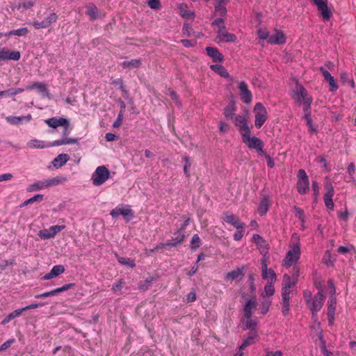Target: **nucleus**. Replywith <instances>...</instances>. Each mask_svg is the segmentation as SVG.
<instances>
[{
  "instance_id": "39448f33",
  "label": "nucleus",
  "mask_w": 356,
  "mask_h": 356,
  "mask_svg": "<svg viewBox=\"0 0 356 356\" xmlns=\"http://www.w3.org/2000/svg\"><path fill=\"white\" fill-rule=\"evenodd\" d=\"M226 117L230 118L234 120V124L238 128L241 136L246 131L249 132L250 131L247 124V118L245 116L236 114L235 113H226Z\"/></svg>"
},
{
  "instance_id": "4c0bfd02",
  "label": "nucleus",
  "mask_w": 356,
  "mask_h": 356,
  "mask_svg": "<svg viewBox=\"0 0 356 356\" xmlns=\"http://www.w3.org/2000/svg\"><path fill=\"white\" fill-rule=\"evenodd\" d=\"M221 35L222 36L216 40L217 42H234L236 40V36L234 33L227 32Z\"/></svg>"
},
{
  "instance_id": "e2e57ef3",
  "label": "nucleus",
  "mask_w": 356,
  "mask_h": 356,
  "mask_svg": "<svg viewBox=\"0 0 356 356\" xmlns=\"http://www.w3.org/2000/svg\"><path fill=\"white\" fill-rule=\"evenodd\" d=\"M148 6L154 10L159 9L161 6L160 0H148Z\"/></svg>"
},
{
  "instance_id": "9d476101",
  "label": "nucleus",
  "mask_w": 356,
  "mask_h": 356,
  "mask_svg": "<svg viewBox=\"0 0 356 356\" xmlns=\"http://www.w3.org/2000/svg\"><path fill=\"white\" fill-rule=\"evenodd\" d=\"M297 177V191L300 195L305 194L309 188V181L305 170L300 169Z\"/></svg>"
},
{
  "instance_id": "4468645a",
  "label": "nucleus",
  "mask_w": 356,
  "mask_h": 356,
  "mask_svg": "<svg viewBox=\"0 0 356 356\" xmlns=\"http://www.w3.org/2000/svg\"><path fill=\"white\" fill-rule=\"evenodd\" d=\"M286 42V36L284 33L278 29H275L274 33L270 35L268 43L270 44H283Z\"/></svg>"
},
{
  "instance_id": "4be33fe9",
  "label": "nucleus",
  "mask_w": 356,
  "mask_h": 356,
  "mask_svg": "<svg viewBox=\"0 0 356 356\" xmlns=\"http://www.w3.org/2000/svg\"><path fill=\"white\" fill-rule=\"evenodd\" d=\"M27 146L31 149H44L52 147V143L37 139H32L27 143Z\"/></svg>"
},
{
  "instance_id": "a19ab883",
  "label": "nucleus",
  "mask_w": 356,
  "mask_h": 356,
  "mask_svg": "<svg viewBox=\"0 0 356 356\" xmlns=\"http://www.w3.org/2000/svg\"><path fill=\"white\" fill-rule=\"evenodd\" d=\"M29 29L26 27H22L18 29L11 30L7 33L4 34L5 36H10V35H18V36H25L28 34Z\"/></svg>"
},
{
  "instance_id": "c756f323",
  "label": "nucleus",
  "mask_w": 356,
  "mask_h": 356,
  "mask_svg": "<svg viewBox=\"0 0 356 356\" xmlns=\"http://www.w3.org/2000/svg\"><path fill=\"white\" fill-rule=\"evenodd\" d=\"M270 202L268 197H263L260 200L259 206L258 207V213L260 216H264L268 211Z\"/></svg>"
},
{
  "instance_id": "ea45409f",
  "label": "nucleus",
  "mask_w": 356,
  "mask_h": 356,
  "mask_svg": "<svg viewBox=\"0 0 356 356\" xmlns=\"http://www.w3.org/2000/svg\"><path fill=\"white\" fill-rule=\"evenodd\" d=\"M121 65L124 69L130 67L138 68L141 65V60L140 59H132L129 61L125 60L121 63Z\"/></svg>"
},
{
  "instance_id": "bf43d9fd",
  "label": "nucleus",
  "mask_w": 356,
  "mask_h": 356,
  "mask_svg": "<svg viewBox=\"0 0 356 356\" xmlns=\"http://www.w3.org/2000/svg\"><path fill=\"white\" fill-rule=\"evenodd\" d=\"M74 286H75L74 283H69V284H66L62 286L61 287L55 289L54 291H55L56 295L58 293H60L61 292L65 291L74 287Z\"/></svg>"
},
{
  "instance_id": "603ef678",
  "label": "nucleus",
  "mask_w": 356,
  "mask_h": 356,
  "mask_svg": "<svg viewBox=\"0 0 356 356\" xmlns=\"http://www.w3.org/2000/svg\"><path fill=\"white\" fill-rule=\"evenodd\" d=\"M65 229V225H53L49 228L51 237L54 238L58 232Z\"/></svg>"
},
{
  "instance_id": "423d86ee",
  "label": "nucleus",
  "mask_w": 356,
  "mask_h": 356,
  "mask_svg": "<svg viewBox=\"0 0 356 356\" xmlns=\"http://www.w3.org/2000/svg\"><path fill=\"white\" fill-rule=\"evenodd\" d=\"M325 298V297L323 291H318L312 300H307V307L311 310L313 317L322 308Z\"/></svg>"
},
{
  "instance_id": "6e6552de",
  "label": "nucleus",
  "mask_w": 356,
  "mask_h": 356,
  "mask_svg": "<svg viewBox=\"0 0 356 356\" xmlns=\"http://www.w3.org/2000/svg\"><path fill=\"white\" fill-rule=\"evenodd\" d=\"M317 8L324 22H328L332 17V12L328 7V0H311Z\"/></svg>"
},
{
  "instance_id": "c03bdc74",
  "label": "nucleus",
  "mask_w": 356,
  "mask_h": 356,
  "mask_svg": "<svg viewBox=\"0 0 356 356\" xmlns=\"http://www.w3.org/2000/svg\"><path fill=\"white\" fill-rule=\"evenodd\" d=\"M267 120L266 113H257L255 116V126L260 128Z\"/></svg>"
},
{
  "instance_id": "a878e982",
  "label": "nucleus",
  "mask_w": 356,
  "mask_h": 356,
  "mask_svg": "<svg viewBox=\"0 0 356 356\" xmlns=\"http://www.w3.org/2000/svg\"><path fill=\"white\" fill-rule=\"evenodd\" d=\"M70 156L67 154H60L58 155L53 161L52 164L56 168H60L65 165L69 161Z\"/></svg>"
},
{
  "instance_id": "f03ea898",
  "label": "nucleus",
  "mask_w": 356,
  "mask_h": 356,
  "mask_svg": "<svg viewBox=\"0 0 356 356\" xmlns=\"http://www.w3.org/2000/svg\"><path fill=\"white\" fill-rule=\"evenodd\" d=\"M293 98L298 104L302 106L304 111H307L310 108L312 98L302 85L299 83L296 85L293 90Z\"/></svg>"
},
{
  "instance_id": "0eeeda50",
  "label": "nucleus",
  "mask_w": 356,
  "mask_h": 356,
  "mask_svg": "<svg viewBox=\"0 0 356 356\" xmlns=\"http://www.w3.org/2000/svg\"><path fill=\"white\" fill-rule=\"evenodd\" d=\"M110 215L115 218L119 216H122L127 220H131L134 216V212L128 204H121L111 211Z\"/></svg>"
},
{
  "instance_id": "3c124183",
  "label": "nucleus",
  "mask_w": 356,
  "mask_h": 356,
  "mask_svg": "<svg viewBox=\"0 0 356 356\" xmlns=\"http://www.w3.org/2000/svg\"><path fill=\"white\" fill-rule=\"evenodd\" d=\"M182 33L184 36L191 37L193 36V33H195V31L189 23H184L182 29Z\"/></svg>"
},
{
  "instance_id": "680f3d73",
  "label": "nucleus",
  "mask_w": 356,
  "mask_h": 356,
  "mask_svg": "<svg viewBox=\"0 0 356 356\" xmlns=\"http://www.w3.org/2000/svg\"><path fill=\"white\" fill-rule=\"evenodd\" d=\"M326 183L325 184V189L326 191L325 194H330V195H334V189L332 184V183L330 181V180L326 178Z\"/></svg>"
},
{
  "instance_id": "1a4fd4ad",
  "label": "nucleus",
  "mask_w": 356,
  "mask_h": 356,
  "mask_svg": "<svg viewBox=\"0 0 356 356\" xmlns=\"http://www.w3.org/2000/svg\"><path fill=\"white\" fill-rule=\"evenodd\" d=\"M58 15L54 12H50L47 14L42 21L33 20L31 24L35 29H47L52 24L56 22L58 19Z\"/></svg>"
},
{
  "instance_id": "de8ad7c7",
  "label": "nucleus",
  "mask_w": 356,
  "mask_h": 356,
  "mask_svg": "<svg viewBox=\"0 0 356 356\" xmlns=\"http://www.w3.org/2000/svg\"><path fill=\"white\" fill-rule=\"evenodd\" d=\"M336 305V298L332 296L328 300L327 314L332 315V314H335Z\"/></svg>"
},
{
  "instance_id": "cd10ccee",
  "label": "nucleus",
  "mask_w": 356,
  "mask_h": 356,
  "mask_svg": "<svg viewBox=\"0 0 356 356\" xmlns=\"http://www.w3.org/2000/svg\"><path fill=\"white\" fill-rule=\"evenodd\" d=\"M257 337V331L250 332L248 337L243 340L242 344L239 346L240 350H243L248 346L254 343V339Z\"/></svg>"
},
{
  "instance_id": "b1692460",
  "label": "nucleus",
  "mask_w": 356,
  "mask_h": 356,
  "mask_svg": "<svg viewBox=\"0 0 356 356\" xmlns=\"http://www.w3.org/2000/svg\"><path fill=\"white\" fill-rule=\"evenodd\" d=\"M177 8L179 10V14L181 15L184 18H194L195 15V13L193 11H191L188 8V6L186 3H179L177 6Z\"/></svg>"
},
{
  "instance_id": "aec40b11",
  "label": "nucleus",
  "mask_w": 356,
  "mask_h": 356,
  "mask_svg": "<svg viewBox=\"0 0 356 356\" xmlns=\"http://www.w3.org/2000/svg\"><path fill=\"white\" fill-rule=\"evenodd\" d=\"M175 235L176 236L175 238L168 241L165 243H161V246L162 248H165L167 246L177 247L179 244L184 241L185 238V235L183 233H180V232H177L176 233H175Z\"/></svg>"
},
{
  "instance_id": "5701e85b",
  "label": "nucleus",
  "mask_w": 356,
  "mask_h": 356,
  "mask_svg": "<svg viewBox=\"0 0 356 356\" xmlns=\"http://www.w3.org/2000/svg\"><path fill=\"white\" fill-rule=\"evenodd\" d=\"M261 277L264 280H271V271L273 273H275L272 268H268L267 261L265 259L261 260Z\"/></svg>"
},
{
  "instance_id": "2eb2a0df",
  "label": "nucleus",
  "mask_w": 356,
  "mask_h": 356,
  "mask_svg": "<svg viewBox=\"0 0 356 356\" xmlns=\"http://www.w3.org/2000/svg\"><path fill=\"white\" fill-rule=\"evenodd\" d=\"M241 98L243 102L249 104L252 101V93L248 88V85L244 81H241L238 84Z\"/></svg>"
},
{
  "instance_id": "774afa93",
  "label": "nucleus",
  "mask_w": 356,
  "mask_h": 356,
  "mask_svg": "<svg viewBox=\"0 0 356 356\" xmlns=\"http://www.w3.org/2000/svg\"><path fill=\"white\" fill-rule=\"evenodd\" d=\"M265 356H282L283 353L281 350L271 351L269 348L265 349Z\"/></svg>"
},
{
  "instance_id": "f3484780",
  "label": "nucleus",
  "mask_w": 356,
  "mask_h": 356,
  "mask_svg": "<svg viewBox=\"0 0 356 356\" xmlns=\"http://www.w3.org/2000/svg\"><path fill=\"white\" fill-rule=\"evenodd\" d=\"M65 267L63 265L59 264L54 266L49 273L44 275L42 277V280H49L53 279L65 272Z\"/></svg>"
},
{
  "instance_id": "864d4df0",
  "label": "nucleus",
  "mask_w": 356,
  "mask_h": 356,
  "mask_svg": "<svg viewBox=\"0 0 356 356\" xmlns=\"http://www.w3.org/2000/svg\"><path fill=\"white\" fill-rule=\"evenodd\" d=\"M305 119L306 120L307 125L309 127V131L311 133H312V134L313 133H316V127L314 126V124L312 123V117L310 115V113H306L305 115Z\"/></svg>"
},
{
  "instance_id": "c9c22d12",
  "label": "nucleus",
  "mask_w": 356,
  "mask_h": 356,
  "mask_svg": "<svg viewBox=\"0 0 356 356\" xmlns=\"http://www.w3.org/2000/svg\"><path fill=\"white\" fill-rule=\"evenodd\" d=\"M261 297L262 300L261 302L260 310L261 314L264 315L268 312L271 306L272 301L270 299L265 298L264 294H261Z\"/></svg>"
},
{
  "instance_id": "e433bc0d",
  "label": "nucleus",
  "mask_w": 356,
  "mask_h": 356,
  "mask_svg": "<svg viewBox=\"0 0 356 356\" xmlns=\"http://www.w3.org/2000/svg\"><path fill=\"white\" fill-rule=\"evenodd\" d=\"M79 141L78 138H64L60 140H57L54 142H52V147L54 146H60L63 145H68V144H76Z\"/></svg>"
},
{
  "instance_id": "8fccbe9b",
  "label": "nucleus",
  "mask_w": 356,
  "mask_h": 356,
  "mask_svg": "<svg viewBox=\"0 0 356 356\" xmlns=\"http://www.w3.org/2000/svg\"><path fill=\"white\" fill-rule=\"evenodd\" d=\"M296 284V281L292 280L291 277L286 274L283 276L282 286L291 289Z\"/></svg>"
},
{
  "instance_id": "58836bf2",
  "label": "nucleus",
  "mask_w": 356,
  "mask_h": 356,
  "mask_svg": "<svg viewBox=\"0 0 356 356\" xmlns=\"http://www.w3.org/2000/svg\"><path fill=\"white\" fill-rule=\"evenodd\" d=\"M22 308L17 309L10 313L8 316H6L3 321H1L2 325H6L8 323H9L13 319L15 318L16 317L19 316L22 313Z\"/></svg>"
},
{
  "instance_id": "20e7f679",
  "label": "nucleus",
  "mask_w": 356,
  "mask_h": 356,
  "mask_svg": "<svg viewBox=\"0 0 356 356\" xmlns=\"http://www.w3.org/2000/svg\"><path fill=\"white\" fill-rule=\"evenodd\" d=\"M110 177L108 169L104 166H98L92 175L91 180L93 185L99 186L106 182Z\"/></svg>"
},
{
  "instance_id": "2f4dec72",
  "label": "nucleus",
  "mask_w": 356,
  "mask_h": 356,
  "mask_svg": "<svg viewBox=\"0 0 356 356\" xmlns=\"http://www.w3.org/2000/svg\"><path fill=\"white\" fill-rule=\"evenodd\" d=\"M31 118V115L29 114L22 117L8 116L6 117V120L11 124H19L24 122H28Z\"/></svg>"
},
{
  "instance_id": "a18cd8bd",
  "label": "nucleus",
  "mask_w": 356,
  "mask_h": 356,
  "mask_svg": "<svg viewBox=\"0 0 356 356\" xmlns=\"http://www.w3.org/2000/svg\"><path fill=\"white\" fill-rule=\"evenodd\" d=\"M239 218L236 215L227 212L224 213L222 220L229 225H233Z\"/></svg>"
},
{
  "instance_id": "49530a36",
  "label": "nucleus",
  "mask_w": 356,
  "mask_h": 356,
  "mask_svg": "<svg viewBox=\"0 0 356 356\" xmlns=\"http://www.w3.org/2000/svg\"><path fill=\"white\" fill-rule=\"evenodd\" d=\"M334 195L324 194L323 200L327 209L334 210V204L332 200Z\"/></svg>"
},
{
  "instance_id": "4d7b16f0",
  "label": "nucleus",
  "mask_w": 356,
  "mask_h": 356,
  "mask_svg": "<svg viewBox=\"0 0 356 356\" xmlns=\"http://www.w3.org/2000/svg\"><path fill=\"white\" fill-rule=\"evenodd\" d=\"M35 2L31 0H26L22 3H19L18 8H23L24 10L29 9L34 6Z\"/></svg>"
},
{
  "instance_id": "473e14b6",
  "label": "nucleus",
  "mask_w": 356,
  "mask_h": 356,
  "mask_svg": "<svg viewBox=\"0 0 356 356\" xmlns=\"http://www.w3.org/2000/svg\"><path fill=\"white\" fill-rule=\"evenodd\" d=\"M86 15H88L90 19L93 21L98 18L99 17V10L97 6L92 3L88 5L87 6V10L86 11Z\"/></svg>"
},
{
  "instance_id": "393cba45",
  "label": "nucleus",
  "mask_w": 356,
  "mask_h": 356,
  "mask_svg": "<svg viewBox=\"0 0 356 356\" xmlns=\"http://www.w3.org/2000/svg\"><path fill=\"white\" fill-rule=\"evenodd\" d=\"M37 89L40 93L46 95L48 93L47 86L44 83L41 82H32L26 87V90H31Z\"/></svg>"
},
{
  "instance_id": "09e8293b",
  "label": "nucleus",
  "mask_w": 356,
  "mask_h": 356,
  "mask_svg": "<svg viewBox=\"0 0 356 356\" xmlns=\"http://www.w3.org/2000/svg\"><path fill=\"white\" fill-rule=\"evenodd\" d=\"M201 245V239L198 234H194L191 241V248L195 250Z\"/></svg>"
},
{
  "instance_id": "f257e3e1",
  "label": "nucleus",
  "mask_w": 356,
  "mask_h": 356,
  "mask_svg": "<svg viewBox=\"0 0 356 356\" xmlns=\"http://www.w3.org/2000/svg\"><path fill=\"white\" fill-rule=\"evenodd\" d=\"M292 240L293 242L289 245L290 250L288 251L283 260V266L287 268L292 266L299 260L301 254L300 243L298 236L294 234L292 236Z\"/></svg>"
},
{
  "instance_id": "79ce46f5",
  "label": "nucleus",
  "mask_w": 356,
  "mask_h": 356,
  "mask_svg": "<svg viewBox=\"0 0 356 356\" xmlns=\"http://www.w3.org/2000/svg\"><path fill=\"white\" fill-rule=\"evenodd\" d=\"M117 259L118 262L122 265L127 266L131 268L136 266L135 261L131 258L117 256Z\"/></svg>"
},
{
  "instance_id": "72a5a7b5",
  "label": "nucleus",
  "mask_w": 356,
  "mask_h": 356,
  "mask_svg": "<svg viewBox=\"0 0 356 356\" xmlns=\"http://www.w3.org/2000/svg\"><path fill=\"white\" fill-rule=\"evenodd\" d=\"M47 180V188L58 186L65 183L67 181V178L63 176H57L56 177L48 179Z\"/></svg>"
},
{
  "instance_id": "a211bd4d",
  "label": "nucleus",
  "mask_w": 356,
  "mask_h": 356,
  "mask_svg": "<svg viewBox=\"0 0 356 356\" xmlns=\"http://www.w3.org/2000/svg\"><path fill=\"white\" fill-rule=\"evenodd\" d=\"M225 0H214V14L220 17H226L227 10Z\"/></svg>"
},
{
  "instance_id": "37998d69",
  "label": "nucleus",
  "mask_w": 356,
  "mask_h": 356,
  "mask_svg": "<svg viewBox=\"0 0 356 356\" xmlns=\"http://www.w3.org/2000/svg\"><path fill=\"white\" fill-rule=\"evenodd\" d=\"M246 321L244 322V329H250V332L253 331H257V322L256 320L252 319V317L250 318H245Z\"/></svg>"
},
{
  "instance_id": "ddd939ff",
  "label": "nucleus",
  "mask_w": 356,
  "mask_h": 356,
  "mask_svg": "<svg viewBox=\"0 0 356 356\" xmlns=\"http://www.w3.org/2000/svg\"><path fill=\"white\" fill-rule=\"evenodd\" d=\"M319 70L321 72L325 80L329 83L330 91L336 92L338 90L339 86H338L334 76H332L331 74L327 70H325L323 67H320Z\"/></svg>"
},
{
  "instance_id": "f704fd0d",
  "label": "nucleus",
  "mask_w": 356,
  "mask_h": 356,
  "mask_svg": "<svg viewBox=\"0 0 356 356\" xmlns=\"http://www.w3.org/2000/svg\"><path fill=\"white\" fill-rule=\"evenodd\" d=\"M340 80L343 85L348 86L352 88H355V82L353 79L347 72H343L340 74Z\"/></svg>"
},
{
  "instance_id": "bb28decb",
  "label": "nucleus",
  "mask_w": 356,
  "mask_h": 356,
  "mask_svg": "<svg viewBox=\"0 0 356 356\" xmlns=\"http://www.w3.org/2000/svg\"><path fill=\"white\" fill-rule=\"evenodd\" d=\"M45 122L51 127L56 128L62 125H68V121L63 118H52L45 120Z\"/></svg>"
},
{
  "instance_id": "052dcab7",
  "label": "nucleus",
  "mask_w": 356,
  "mask_h": 356,
  "mask_svg": "<svg viewBox=\"0 0 356 356\" xmlns=\"http://www.w3.org/2000/svg\"><path fill=\"white\" fill-rule=\"evenodd\" d=\"M38 235L42 239H49L52 238L49 229H43L40 230Z\"/></svg>"
},
{
  "instance_id": "412c9836",
  "label": "nucleus",
  "mask_w": 356,
  "mask_h": 356,
  "mask_svg": "<svg viewBox=\"0 0 356 356\" xmlns=\"http://www.w3.org/2000/svg\"><path fill=\"white\" fill-rule=\"evenodd\" d=\"M277 276L275 273H273L271 271V280H268L266 284L264 286V297H270L274 295L275 288L274 284L276 282Z\"/></svg>"
},
{
  "instance_id": "7ed1b4c3",
  "label": "nucleus",
  "mask_w": 356,
  "mask_h": 356,
  "mask_svg": "<svg viewBox=\"0 0 356 356\" xmlns=\"http://www.w3.org/2000/svg\"><path fill=\"white\" fill-rule=\"evenodd\" d=\"M242 141L245 143L248 148L255 149L259 154H264V143L259 138L250 136V131L245 132L241 136Z\"/></svg>"
},
{
  "instance_id": "69168bd1",
  "label": "nucleus",
  "mask_w": 356,
  "mask_h": 356,
  "mask_svg": "<svg viewBox=\"0 0 356 356\" xmlns=\"http://www.w3.org/2000/svg\"><path fill=\"white\" fill-rule=\"evenodd\" d=\"M15 339L14 338L10 339L9 340L5 341L3 344L0 346V351H3L7 350L10 346L15 342Z\"/></svg>"
},
{
  "instance_id": "13d9d810",
  "label": "nucleus",
  "mask_w": 356,
  "mask_h": 356,
  "mask_svg": "<svg viewBox=\"0 0 356 356\" xmlns=\"http://www.w3.org/2000/svg\"><path fill=\"white\" fill-rule=\"evenodd\" d=\"M347 171L349 175V178H350V181H355L354 175L355 172V165L354 163H350L348 165V166L347 168Z\"/></svg>"
},
{
  "instance_id": "6e6d98bb",
  "label": "nucleus",
  "mask_w": 356,
  "mask_h": 356,
  "mask_svg": "<svg viewBox=\"0 0 356 356\" xmlns=\"http://www.w3.org/2000/svg\"><path fill=\"white\" fill-rule=\"evenodd\" d=\"M257 36L260 40H268L270 38L269 32L266 29H259L257 31Z\"/></svg>"
},
{
  "instance_id": "9b49d317",
  "label": "nucleus",
  "mask_w": 356,
  "mask_h": 356,
  "mask_svg": "<svg viewBox=\"0 0 356 356\" xmlns=\"http://www.w3.org/2000/svg\"><path fill=\"white\" fill-rule=\"evenodd\" d=\"M21 54L19 51H11L7 47H0V62L8 60L17 61Z\"/></svg>"
},
{
  "instance_id": "f8f14e48",
  "label": "nucleus",
  "mask_w": 356,
  "mask_h": 356,
  "mask_svg": "<svg viewBox=\"0 0 356 356\" xmlns=\"http://www.w3.org/2000/svg\"><path fill=\"white\" fill-rule=\"evenodd\" d=\"M246 269L245 266H242L240 268L227 273L225 276V280L232 282L234 280H240L244 276V270Z\"/></svg>"
},
{
  "instance_id": "dca6fc26",
  "label": "nucleus",
  "mask_w": 356,
  "mask_h": 356,
  "mask_svg": "<svg viewBox=\"0 0 356 356\" xmlns=\"http://www.w3.org/2000/svg\"><path fill=\"white\" fill-rule=\"evenodd\" d=\"M207 54L211 58L213 63H222L224 60L222 54L219 51L216 47H207Z\"/></svg>"
},
{
  "instance_id": "7c9ffc66",
  "label": "nucleus",
  "mask_w": 356,
  "mask_h": 356,
  "mask_svg": "<svg viewBox=\"0 0 356 356\" xmlns=\"http://www.w3.org/2000/svg\"><path fill=\"white\" fill-rule=\"evenodd\" d=\"M47 188V180H40L32 184H30L27 188V191L29 192L41 191Z\"/></svg>"
},
{
  "instance_id": "338daca9",
  "label": "nucleus",
  "mask_w": 356,
  "mask_h": 356,
  "mask_svg": "<svg viewBox=\"0 0 356 356\" xmlns=\"http://www.w3.org/2000/svg\"><path fill=\"white\" fill-rule=\"evenodd\" d=\"M294 211H295L296 216L298 217L302 222H304L305 214H304V211H302V209L299 207H295Z\"/></svg>"
},
{
  "instance_id": "6ab92c4d",
  "label": "nucleus",
  "mask_w": 356,
  "mask_h": 356,
  "mask_svg": "<svg viewBox=\"0 0 356 356\" xmlns=\"http://www.w3.org/2000/svg\"><path fill=\"white\" fill-rule=\"evenodd\" d=\"M257 301L256 297L251 298L244 305L243 312L245 318H250L252 316L253 311L256 309Z\"/></svg>"
},
{
  "instance_id": "5fc2aeb1",
  "label": "nucleus",
  "mask_w": 356,
  "mask_h": 356,
  "mask_svg": "<svg viewBox=\"0 0 356 356\" xmlns=\"http://www.w3.org/2000/svg\"><path fill=\"white\" fill-rule=\"evenodd\" d=\"M43 200V195L41 194L35 195L33 197L29 198V200L24 201L22 204V206H26L28 204H32L36 201H42Z\"/></svg>"
},
{
  "instance_id": "0e129e2a",
  "label": "nucleus",
  "mask_w": 356,
  "mask_h": 356,
  "mask_svg": "<svg viewBox=\"0 0 356 356\" xmlns=\"http://www.w3.org/2000/svg\"><path fill=\"white\" fill-rule=\"evenodd\" d=\"M225 17H220L213 20L211 23L212 26H218V28L225 25Z\"/></svg>"
},
{
  "instance_id": "c85d7f7f",
  "label": "nucleus",
  "mask_w": 356,
  "mask_h": 356,
  "mask_svg": "<svg viewBox=\"0 0 356 356\" xmlns=\"http://www.w3.org/2000/svg\"><path fill=\"white\" fill-rule=\"evenodd\" d=\"M210 68L215 72L216 74L220 75V76L225 78V79H229L230 75L229 72H227V69L222 66V65L219 64H214L211 65Z\"/></svg>"
}]
</instances>
